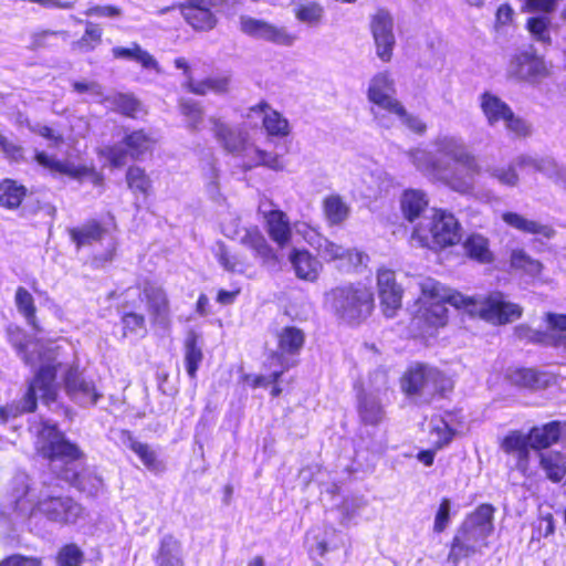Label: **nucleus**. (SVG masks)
Wrapping results in <instances>:
<instances>
[{"label": "nucleus", "mask_w": 566, "mask_h": 566, "mask_svg": "<svg viewBox=\"0 0 566 566\" xmlns=\"http://www.w3.org/2000/svg\"><path fill=\"white\" fill-rule=\"evenodd\" d=\"M61 36L66 40L69 36L67 31L64 30H39L30 35L29 50L38 51L40 49L50 48L54 38Z\"/></svg>", "instance_id": "603ef678"}, {"label": "nucleus", "mask_w": 566, "mask_h": 566, "mask_svg": "<svg viewBox=\"0 0 566 566\" xmlns=\"http://www.w3.org/2000/svg\"><path fill=\"white\" fill-rule=\"evenodd\" d=\"M129 449L137 454L143 464L150 471L158 472L164 469L163 462L156 452L147 444L139 441H132Z\"/></svg>", "instance_id": "37998d69"}, {"label": "nucleus", "mask_w": 566, "mask_h": 566, "mask_svg": "<svg viewBox=\"0 0 566 566\" xmlns=\"http://www.w3.org/2000/svg\"><path fill=\"white\" fill-rule=\"evenodd\" d=\"M327 300L335 314L348 324L361 323L374 308V295L361 284L337 286L327 293Z\"/></svg>", "instance_id": "39448f33"}, {"label": "nucleus", "mask_w": 566, "mask_h": 566, "mask_svg": "<svg viewBox=\"0 0 566 566\" xmlns=\"http://www.w3.org/2000/svg\"><path fill=\"white\" fill-rule=\"evenodd\" d=\"M27 195V189L15 181L6 179L0 182V206L7 209L18 208Z\"/></svg>", "instance_id": "58836bf2"}, {"label": "nucleus", "mask_w": 566, "mask_h": 566, "mask_svg": "<svg viewBox=\"0 0 566 566\" xmlns=\"http://www.w3.org/2000/svg\"><path fill=\"white\" fill-rule=\"evenodd\" d=\"M432 374H437L436 377L429 379V387H431L433 392L443 395L452 390L453 381L451 380L450 377H448L446 374L436 368H429V375Z\"/></svg>", "instance_id": "680f3d73"}, {"label": "nucleus", "mask_w": 566, "mask_h": 566, "mask_svg": "<svg viewBox=\"0 0 566 566\" xmlns=\"http://www.w3.org/2000/svg\"><path fill=\"white\" fill-rule=\"evenodd\" d=\"M547 331L533 329L527 325H518L514 329L516 338L526 343L553 345L566 348V314L545 313Z\"/></svg>", "instance_id": "1a4fd4ad"}, {"label": "nucleus", "mask_w": 566, "mask_h": 566, "mask_svg": "<svg viewBox=\"0 0 566 566\" xmlns=\"http://www.w3.org/2000/svg\"><path fill=\"white\" fill-rule=\"evenodd\" d=\"M429 434L436 439L431 442L436 448L448 447L457 436V430L442 417L433 418L429 428Z\"/></svg>", "instance_id": "ea45409f"}, {"label": "nucleus", "mask_w": 566, "mask_h": 566, "mask_svg": "<svg viewBox=\"0 0 566 566\" xmlns=\"http://www.w3.org/2000/svg\"><path fill=\"white\" fill-rule=\"evenodd\" d=\"M112 53L115 59L132 60L145 69L160 71L155 57L136 42H133L129 48L115 46Z\"/></svg>", "instance_id": "7c9ffc66"}, {"label": "nucleus", "mask_w": 566, "mask_h": 566, "mask_svg": "<svg viewBox=\"0 0 566 566\" xmlns=\"http://www.w3.org/2000/svg\"><path fill=\"white\" fill-rule=\"evenodd\" d=\"M294 14L300 22L316 27L322 22L325 10L317 1L304 0L295 4Z\"/></svg>", "instance_id": "e433bc0d"}, {"label": "nucleus", "mask_w": 566, "mask_h": 566, "mask_svg": "<svg viewBox=\"0 0 566 566\" xmlns=\"http://www.w3.org/2000/svg\"><path fill=\"white\" fill-rule=\"evenodd\" d=\"M421 318L432 327L444 326L448 322L446 303L463 308L471 316H476L492 325H505L522 316L523 308L505 300L501 292L470 297L451 290L434 279L426 277L420 281Z\"/></svg>", "instance_id": "f257e3e1"}, {"label": "nucleus", "mask_w": 566, "mask_h": 566, "mask_svg": "<svg viewBox=\"0 0 566 566\" xmlns=\"http://www.w3.org/2000/svg\"><path fill=\"white\" fill-rule=\"evenodd\" d=\"M548 74L544 60L528 52L515 54L507 66V75L518 81H536Z\"/></svg>", "instance_id": "4468645a"}, {"label": "nucleus", "mask_w": 566, "mask_h": 566, "mask_svg": "<svg viewBox=\"0 0 566 566\" xmlns=\"http://www.w3.org/2000/svg\"><path fill=\"white\" fill-rule=\"evenodd\" d=\"M126 182L134 193H140L144 197L149 195L151 180L146 171L138 166H130L126 171Z\"/></svg>", "instance_id": "a19ab883"}, {"label": "nucleus", "mask_w": 566, "mask_h": 566, "mask_svg": "<svg viewBox=\"0 0 566 566\" xmlns=\"http://www.w3.org/2000/svg\"><path fill=\"white\" fill-rule=\"evenodd\" d=\"M25 123L32 133L38 134V135L42 136L43 138L52 142L55 146H57L64 142L62 134L55 133L52 128H50L46 125H42L39 123L31 124L29 118H25Z\"/></svg>", "instance_id": "0e129e2a"}, {"label": "nucleus", "mask_w": 566, "mask_h": 566, "mask_svg": "<svg viewBox=\"0 0 566 566\" xmlns=\"http://www.w3.org/2000/svg\"><path fill=\"white\" fill-rule=\"evenodd\" d=\"M539 467L553 483H560L566 478V454L560 450L538 453Z\"/></svg>", "instance_id": "393cba45"}, {"label": "nucleus", "mask_w": 566, "mask_h": 566, "mask_svg": "<svg viewBox=\"0 0 566 566\" xmlns=\"http://www.w3.org/2000/svg\"><path fill=\"white\" fill-rule=\"evenodd\" d=\"M142 295L153 321L157 324H166L170 308L167 293L163 286L154 282H145Z\"/></svg>", "instance_id": "412c9836"}, {"label": "nucleus", "mask_w": 566, "mask_h": 566, "mask_svg": "<svg viewBox=\"0 0 566 566\" xmlns=\"http://www.w3.org/2000/svg\"><path fill=\"white\" fill-rule=\"evenodd\" d=\"M0 566H42V559L34 556L12 554L1 559Z\"/></svg>", "instance_id": "774afa93"}, {"label": "nucleus", "mask_w": 566, "mask_h": 566, "mask_svg": "<svg viewBox=\"0 0 566 566\" xmlns=\"http://www.w3.org/2000/svg\"><path fill=\"white\" fill-rule=\"evenodd\" d=\"M450 510H451L450 500L448 497H443L439 503V506H438V510H437V513L434 516L432 530L436 534L443 533L446 531V528L448 527L450 520H451Z\"/></svg>", "instance_id": "bf43d9fd"}, {"label": "nucleus", "mask_w": 566, "mask_h": 566, "mask_svg": "<svg viewBox=\"0 0 566 566\" xmlns=\"http://www.w3.org/2000/svg\"><path fill=\"white\" fill-rule=\"evenodd\" d=\"M357 411L361 421L366 424L377 426L384 416L381 403L370 397L364 389L357 395Z\"/></svg>", "instance_id": "c756f323"}, {"label": "nucleus", "mask_w": 566, "mask_h": 566, "mask_svg": "<svg viewBox=\"0 0 566 566\" xmlns=\"http://www.w3.org/2000/svg\"><path fill=\"white\" fill-rule=\"evenodd\" d=\"M436 376L437 374L429 375V368L424 365L410 367L401 377V389L408 397L420 395L429 387V379Z\"/></svg>", "instance_id": "bb28decb"}, {"label": "nucleus", "mask_w": 566, "mask_h": 566, "mask_svg": "<svg viewBox=\"0 0 566 566\" xmlns=\"http://www.w3.org/2000/svg\"><path fill=\"white\" fill-rule=\"evenodd\" d=\"M34 452L49 463H63L57 478L80 493L96 497L103 490L104 482L101 475L93 471H78L69 467L70 463L83 461L85 453L78 444L66 438L56 423L49 421L40 423Z\"/></svg>", "instance_id": "7ed1b4c3"}, {"label": "nucleus", "mask_w": 566, "mask_h": 566, "mask_svg": "<svg viewBox=\"0 0 566 566\" xmlns=\"http://www.w3.org/2000/svg\"><path fill=\"white\" fill-rule=\"evenodd\" d=\"M241 242L252 249L259 256L268 258L270 255L271 249L264 235L256 228L247 230L241 238Z\"/></svg>", "instance_id": "864d4df0"}, {"label": "nucleus", "mask_w": 566, "mask_h": 566, "mask_svg": "<svg viewBox=\"0 0 566 566\" xmlns=\"http://www.w3.org/2000/svg\"><path fill=\"white\" fill-rule=\"evenodd\" d=\"M263 126L270 135L286 136L290 133L287 119L275 111H271L264 115Z\"/></svg>", "instance_id": "4d7b16f0"}, {"label": "nucleus", "mask_w": 566, "mask_h": 566, "mask_svg": "<svg viewBox=\"0 0 566 566\" xmlns=\"http://www.w3.org/2000/svg\"><path fill=\"white\" fill-rule=\"evenodd\" d=\"M105 233L106 229L95 220L88 221L81 227L69 229L71 240L76 244L77 249L102 240Z\"/></svg>", "instance_id": "2f4dec72"}, {"label": "nucleus", "mask_w": 566, "mask_h": 566, "mask_svg": "<svg viewBox=\"0 0 566 566\" xmlns=\"http://www.w3.org/2000/svg\"><path fill=\"white\" fill-rule=\"evenodd\" d=\"M566 421L552 420L542 426L532 427L527 434L531 440L532 450L539 452L548 451L552 446L559 442Z\"/></svg>", "instance_id": "4be33fe9"}, {"label": "nucleus", "mask_w": 566, "mask_h": 566, "mask_svg": "<svg viewBox=\"0 0 566 566\" xmlns=\"http://www.w3.org/2000/svg\"><path fill=\"white\" fill-rule=\"evenodd\" d=\"M502 220L510 227L528 234H541L545 238H552L554 230L549 226L542 224L535 220L525 218L516 212H504Z\"/></svg>", "instance_id": "c85d7f7f"}, {"label": "nucleus", "mask_w": 566, "mask_h": 566, "mask_svg": "<svg viewBox=\"0 0 566 566\" xmlns=\"http://www.w3.org/2000/svg\"><path fill=\"white\" fill-rule=\"evenodd\" d=\"M39 365L33 370L32 377L27 381V388L22 397L0 407L2 421L34 413L38 410L39 400L46 407L57 402L61 389L59 380L61 363L48 356H39Z\"/></svg>", "instance_id": "20e7f679"}, {"label": "nucleus", "mask_w": 566, "mask_h": 566, "mask_svg": "<svg viewBox=\"0 0 566 566\" xmlns=\"http://www.w3.org/2000/svg\"><path fill=\"white\" fill-rule=\"evenodd\" d=\"M102 41V29L91 21L85 22V32L83 36L72 43L73 50L91 51Z\"/></svg>", "instance_id": "49530a36"}, {"label": "nucleus", "mask_w": 566, "mask_h": 566, "mask_svg": "<svg viewBox=\"0 0 566 566\" xmlns=\"http://www.w3.org/2000/svg\"><path fill=\"white\" fill-rule=\"evenodd\" d=\"M396 84L388 71L375 74L368 84L367 99L373 104L370 112L374 120L380 127L392 126L388 114L400 103L396 97Z\"/></svg>", "instance_id": "0eeeda50"}, {"label": "nucleus", "mask_w": 566, "mask_h": 566, "mask_svg": "<svg viewBox=\"0 0 566 566\" xmlns=\"http://www.w3.org/2000/svg\"><path fill=\"white\" fill-rule=\"evenodd\" d=\"M481 108L490 125L504 120L512 111L505 102L488 92L481 95Z\"/></svg>", "instance_id": "473e14b6"}, {"label": "nucleus", "mask_w": 566, "mask_h": 566, "mask_svg": "<svg viewBox=\"0 0 566 566\" xmlns=\"http://www.w3.org/2000/svg\"><path fill=\"white\" fill-rule=\"evenodd\" d=\"M240 30L250 36L282 45H292L296 39L284 28H277L264 20L247 15L240 18Z\"/></svg>", "instance_id": "f3484780"}, {"label": "nucleus", "mask_w": 566, "mask_h": 566, "mask_svg": "<svg viewBox=\"0 0 566 566\" xmlns=\"http://www.w3.org/2000/svg\"><path fill=\"white\" fill-rule=\"evenodd\" d=\"M512 377L517 385L523 387H534L539 382V374L531 368H518Z\"/></svg>", "instance_id": "338daca9"}, {"label": "nucleus", "mask_w": 566, "mask_h": 566, "mask_svg": "<svg viewBox=\"0 0 566 566\" xmlns=\"http://www.w3.org/2000/svg\"><path fill=\"white\" fill-rule=\"evenodd\" d=\"M431 146L432 151L415 148L408 151L412 165L422 174L442 180L458 192L472 188V177L480 174L475 156L461 137L439 134Z\"/></svg>", "instance_id": "f03ea898"}, {"label": "nucleus", "mask_w": 566, "mask_h": 566, "mask_svg": "<svg viewBox=\"0 0 566 566\" xmlns=\"http://www.w3.org/2000/svg\"><path fill=\"white\" fill-rule=\"evenodd\" d=\"M259 213L266 222V230L270 238L280 247H284L291 240V227L287 216L274 208V203L269 199H263L259 203Z\"/></svg>", "instance_id": "a211bd4d"}, {"label": "nucleus", "mask_w": 566, "mask_h": 566, "mask_svg": "<svg viewBox=\"0 0 566 566\" xmlns=\"http://www.w3.org/2000/svg\"><path fill=\"white\" fill-rule=\"evenodd\" d=\"M285 356H269L266 366L273 368L270 373V382L272 384L270 395L272 398H277L282 394V388L279 385V381L282 375L287 370L289 366L284 365Z\"/></svg>", "instance_id": "09e8293b"}, {"label": "nucleus", "mask_w": 566, "mask_h": 566, "mask_svg": "<svg viewBox=\"0 0 566 566\" xmlns=\"http://www.w3.org/2000/svg\"><path fill=\"white\" fill-rule=\"evenodd\" d=\"M73 92L82 95L88 94L93 97H101L103 95V88L96 81L77 80L71 83Z\"/></svg>", "instance_id": "e2e57ef3"}, {"label": "nucleus", "mask_w": 566, "mask_h": 566, "mask_svg": "<svg viewBox=\"0 0 566 566\" xmlns=\"http://www.w3.org/2000/svg\"><path fill=\"white\" fill-rule=\"evenodd\" d=\"M514 161L509 166H492L486 168V172L501 185L506 187H516L520 182Z\"/></svg>", "instance_id": "8fccbe9b"}, {"label": "nucleus", "mask_w": 566, "mask_h": 566, "mask_svg": "<svg viewBox=\"0 0 566 566\" xmlns=\"http://www.w3.org/2000/svg\"><path fill=\"white\" fill-rule=\"evenodd\" d=\"M180 112L187 119L190 129L197 130L203 119V111L199 103L192 99H181L179 103Z\"/></svg>", "instance_id": "6e6d98bb"}, {"label": "nucleus", "mask_w": 566, "mask_h": 566, "mask_svg": "<svg viewBox=\"0 0 566 566\" xmlns=\"http://www.w3.org/2000/svg\"><path fill=\"white\" fill-rule=\"evenodd\" d=\"M55 560L56 566H81L84 554L75 544H65L59 549Z\"/></svg>", "instance_id": "5fc2aeb1"}, {"label": "nucleus", "mask_w": 566, "mask_h": 566, "mask_svg": "<svg viewBox=\"0 0 566 566\" xmlns=\"http://www.w3.org/2000/svg\"><path fill=\"white\" fill-rule=\"evenodd\" d=\"M212 133L222 147L232 154L250 155L252 145L249 143L248 133L239 127H230L220 118L211 116Z\"/></svg>", "instance_id": "ddd939ff"}, {"label": "nucleus", "mask_w": 566, "mask_h": 566, "mask_svg": "<svg viewBox=\"0 0 566 566\" xmlns=\"http://www.w3.org/2000/svg\"><path fill=\"white\" fill-rule=\"evenodd\" d=\"M304 340V333L296 327H285L279 335V345L282 352H298L302 349Z\"/></svg>", "instance_id": "c03bdc74"}, {"label": "nucleus", "mask_w": 566, "mask_h": 566, "mask_svg": "<svg viewBox=\"0 0 566 566\" xmlns=\"http://www.w3.org/2000/svg\"><path fill=\"white\" fill-rule=\"evenodd\" d=\"M305 240L317 251L326 262H339V266L346 270L363 264L365 255L356 249L344 248L329 239L322 237L314 229L304 232Z\"/></svg>", "instance_id": "9d476101"}, {"label": "nucleus", "mask_w": 566, "mask_h": 566, "mask_svg": "<svg viewBox=\"0 0 566 566\" xmlns=\"http://www.w3.org/2000/svg\"><path fill=\"white\" fill-rule=\"evenodd\" d=\"M463 249L468 256L480 262L490 263L493 254L489 248V240L481 234H471L463 242Z\"/></svg>", "instance_id": "c9c22d12"}, {"label": "nucleus", "mask_w": 566, "mask_h": 566, "mask_svg": "<svg viewBox=\"0 0 566 566\" xmlns=\"http://www.w3.org/2000/svg\"><path fill=\"white\" fill-rule=\"evenodd\" d=\"M184 18L197 30H210L214 27L216 20L203 1L189 0L181 6Z\"/></svg>", "instance_id": "a878e982"}, {"label": "nucleus", "mask_w": 566, "mask_h": 566, "mask_svg": "<svg viewBox=\"0 0 566 566\" xmlns=\"http://www.w3.org/2000/svg\"><path fill=\"white\" fill-rule=\"evenodd\" d=\"M523 11L552 13L555 11L556 0H520Z\"/></svg>", "instance_id": "69168bd1"}, {"label": "nucleus", "mask_w": 566, "mask_h": 566, "mask_svg": "<svg viewBox=\"0 0 566 566\" xmlns=\"http://www.w3.org/2000/svg\"><path fill=\"white\" fill-rule=\"evenodd\" d=\"M231 76L228 74H216L203 80H190L188 91L192 94L205 96L208 93L217 95L227 94L230 90Z\"/></svg>", "instance_id": "cd10ccee"}, {"label": "nucleus", "mask_w": 566, "mask_h": 566, "mask_svg": "<svg viewBox=\"0 0 566 566\" xmlns=\"http://www.w3.org/2000/svg\"><path fill=\"white\" fill-rule=\"evenodd\" d=\"M370 28L377 49V56L384 62H389L396 43L392 31L394 21L389 12L378 10L371 19Z\"/></svg>", "instance_id": "dca6fc26"}, {"label": "nucleus", "mask_w": 566, "mask_h": 566, "mask_svg": "<svg viewBox=\"0 0 566 566\" xmlns=\"http://www.w3.org/2000/svg\"><path fill=\"white\" fill-rule=\"evenodd\" d=\"M290 261L300 280L314 282L322 271V263L306 250H293Z\"/></svg>", "instance_id": "b1692460"}, {"label": "nucleus", "mask_w": 566, "mask_h": 566, "mask_svg": "<svg viewBox=\"0 0 566 566\" xmlns=\"http://www.w3.org/2000/svg\"><path fill=\"white\" fill-rule=\"evenodd\" d=\"M494 513L495 507L491 503L479 504L460 525L486 539L494 530Z\"/></svg>", "instance_id": "5701e85b"}, {"label": "nucleus", "mask_w": 566, "mask_h": 566, "mask_svg": "<svg viewBox=\"0 0 566 566\" xmlns=\"http://www.w3.org/2000/svg\"><path fill=\"white\" fill-rule=\"evenodd\" d=\"M324 213L329 224L343 223L350 213L349 206L338 195H332L324 199Z\"/></svg>", "instance_id": "4c0bfd02"}, {"label": "nucleus", "mask_w": 566, "mask_h": 566, "mask_svg": "<svg viewBox=\"0 0 566 566\" xmlns=\"http://www.w3.org/2000/svg\"><path fill=\"white\" fill-rule=\"evenodd\" d=\"M154 138L143 129L125 133L122 145L105 146L99 149L112 167L119 168L126 165L127 159L138 160L151 150Z\"/></svg>", "instance_id": "6e6552de"}, {"label": "nucleus", "mask_w": 566, "mask_h": 566, "mask_svg": "<svg viewBox=\"0 0 566 566\" xmlns=\"http://www.w3.org/2000/svg\"><path fill=\"white\" fill-rule=\"evenodd\" d=\"M428 206V199L423 191L417 189H408L402 193L401 197V209L403 216L409 221H413L416 218L426 210Z\"/></svg>", "instance_id": "72a5a7b5"}, {"label": "nucleus", "mask_w": 566, "mask_h": 566, "mask_svg": "<svg viewBox=\"0 0 566 566\" xmlns=\"http://www.w3.org/2000/svg\"><path fill=\"white\" fill-rule=\"evenodd\" d=\"M500 448L509 455H514L516 469L527 473L531 461V440L521 430L509 431L500 441Z\"/></svg>", "instance_id": "6ab92c4d"}, {"label": "nucleus", "mask_w": 566, "mask_h": 566, "mask_svg": "<svg viewBox=\"0 0 566 566\" xmlns=\"http://www.w3.org/2000/svg\"><path fill=\"white\" fill-rule=\"evenodd\" d=\"M389 115L396 116L403 126L418 135H423L427 132V124L420 117L410 114L401 102L398 103Z\"/></svg>", "instance_id": "de8ad7c7"}, {"label": "nucleus", "mask_w": 566, "mask_h": 566, "mask_svg": "<svg viewBox=\"0 0 566 566\" xmlns=\"http://www.w3.org/2000/svg\"><path fill=\"white\" fill-rule=\"evenodd\" d=\"M511 265L514 269L522 270L530 275H537L542 271L539 261L531 258L523 250H514L511 254Z\"/></svg>", "instance_id": "3c124183"}, {"label": "nucleus", "mask_w": 566, "mask_h": 566, "mask_svg": "<svg viewBox=\"0 0 566 566\" xmlns=\"http://www.w3.org/2000/svg\"><path fill=\"white\" fill-rule=\"evenodd\" d=\"M482 536L459 525L449 547L448 560L453 565H458L461 560L472 557L480 552L479 542H484Z\"/></svg>", "instance_id": "aec40b11"}, {"label": "nucleus", "mask_w": 566, "mask_h": 566, "mask_svg": "<svg viewBox=\"0 0 566 566\" xmlns=\"http://www.w3.org/2000/svg\"><path fill=\"white\" fill-rule=\"evenodd\" d=\"M250 153L254 154V165H263L273 170H283L284 169V164L282 161V158L277 155L268 153V151L262 150L254 146H252V149H250Z\"/></svg>", "instance_id": "052dcab7"}, {"label": "nucleus", "mask_w": 566, "mask_h": 566, "mask_svg": "<svg viewBox=\"0 0 566 566\" xmlns=\"http://www.w3.org/2000/svg\"><path fill=\"white\" fill-rule=\"evenodd\" d=\"M14 303H15V306H17L19 313L21 315H23V317L27 319V322L31 326H33L35 328L36 327V316H35L36 307H35L34 300H33V296L31 295V293L27 289L19 286L15 291Z\"/></svg>", "instance_id": "79ce46f5"}, {"label": "nucleus", "mask_w": 566, "mask_h": 566, "mask_svg": "<svg viewBox=\"0 0 566 566\" xmlns=\"http://www.w3.org/2000/svg\"><path fill=\"white\" fill-rule=\"evenodd\" d=\"M460 238V224L453 214L436 211L431 219L415 228L411 239L423 248L442 249L454 245Z\"/></svg>", "instance_id": "423d86ee"}, {"label": "nucleus", "mask_w": 566, "mask_h": 566, "mask_svg": "<svg viewBox=\"0 0 566 566\" xmlns=\"http://www.w3.org/2000/svg\"><path fill=\"white\" fill-rule=\"evenodd\" d=\"M63 388L67 397L81 406H95L103 394L92 379L84 377L78 366H70L63 375Z\"/></svg>", "instance_id": "f8f14e48"}, {"label": "nucleus", "mask_w": 566, "mask_h": 566, "mask_svg": "<svg viewBox=\"0 0 566 566\" xmlns=\"http://www.w3.org/2000/svg\"><path fill=\"white\" fill-rule=\"evenodd\" d=\"M551 19L546 15L532 17L526 21V29L535 41L544 44H551Z\"/></svg>", "instance_id": "a18cd8bd"}, {"label": "nucleus", "mask_w": 566, "mask_h": 566, "mask_svg": "<svg viewBox=\"0 0 566 566\" xmlns=\"http://www.w3.org/2000/svg\"><path fill=\"white\" fill-rule=\"evenodd\" d=\"M377 286L380 306L387 317H394L401 307L403 290L396 282L391 270L382 269L377 273Z\"/></svg>", "instance_id": "2eb2a0df"}, {"label": "nucleus", "mask_w": 566, "mask_h": 566, "mask_svg": "<svg viewBox=\"0 0 566 566\" xmlns=\"http://www.w3.org/2000/svg\"><path fill=\"white\" fill-rule=\"evenodd\" d=\"M35 160L40 166L53 174L66 175L73 178H77L86 172V168H78L69 161H61L53 156H49L44 151H38L35 154Z\"/></svg>", "instance_id": "f704fd0d"}, {"label": "nucleus", "mask_w": 566, "mask_h": 566, "mask_svg": "<svg viewBox=\"0 0 566 566\" xmlns=\"http://www.w3.org/2000/svg\"><path fill=\"white\" fill-rule=\"evenodd\" d=\"M177 544V541H174L171 536L160 541L158 555L155 558L157 566H184L181 558L171 556L170 546Z\"/></svg>", "instance_id": "13d9d810"}, {"label": "nucleus", "mask_w": 566, "mask_h": 566, "mask_svg": "<svg viewBox=\"0 0 566 566\" xmlns=\"http://www.w3.org/2000/svg\"><path fill=\"white\" fill-rule=\"evenodd\" d=\"M83 506L72 496L49 495L39 500L32 512L60 524L75 523L83 514Z\"/></svg>", "instance_id": "9b49d317"}]
</instances>
